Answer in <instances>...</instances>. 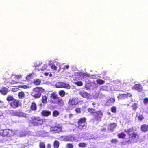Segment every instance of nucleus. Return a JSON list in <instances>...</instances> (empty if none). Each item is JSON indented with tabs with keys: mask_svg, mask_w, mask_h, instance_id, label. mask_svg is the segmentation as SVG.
I'll list each match as a JSON object with an SVG mask.
<instances>
[{
	"mask_svg": "<svg viewBox=\"0 0 148 148\" xmlns=\"http://www.w3.org/2000/svg\"><path fill=\"white\" fill-rule=\"evenodd\" d=\"M50 103L51 104H57L58 105L61 106L64 104V101L60 97H58L57 95L55 93H53L50 94Z\"/></svg>",
	"mask_w": 148,
	"mask_h": 148,
	"instance_id": "f257e3e1",
	"label": "nucleus"
},
{
	"mask_svg": "<svg viewBox=\"0 0 148 148\" xmlns=\"http://www.w3.org/2000/svg\"><path fill=\"white\" fill-rule=\"evenodd\" d=\"M133 127H132L127 130H124V131L127 133L129 137V140L127 141V143H131L132 142H135V140L139 138L138 135L136 133L134 132L132 133H130L133 131Z\"/></svg>",
	"mask_w": 148,
	"mask_h": 148,
	"instance_id": "f03ea898",
	"label": "nucleus"
},
{
	"mask_svg": "<svg viewBox=\"0 0 148 148\" xmlns=\"http://www.w3.org/2000/svg\"><path fill=\"white\" fill-rule=\"evenodd\" d=\"M44 121L45 120L39 116H34L31 118L30 123L33 126H38L43 124Z\"/></svg>",
	"mask_w": 148,
	"mask_h": 148,
	"instance_id": "7ed1b4c3",
	"label": "nucleus"
},
{
	"mask_svg": "<svg viewBox=\"0 0 148 148\" xmlns=\"http://www.w3.org/2000/svg\"><path fill=\"white\" fill-rule=\"evenodd\" d=\"M86 119L84 117L80 118L77 121V128L80 131L86 130L87 126L85 124Z\"/></svg>",
	"mask_w": 148,
	"mask_h": 148,
	"instance_id": "20e7f679",
	"label": "nucleus"
},
{
	"mask_svg": "<svg viewBox=\"0 0 148 148\" xmlns=\"http://www.w3.org/2000/svg\"><path fill=\"white\" fill-rule=\"evenodd\" d=\"M44 89L41 87H36L33 89L32 95L35 98L40 97L41 95V93L44 92Z\"/></svg>",
	"mask_w": 148,
	"mask_h": 148,
	"instance_id": "39448f33",
	"label": "nucleus"
},
{
	"mask_svg": "<svg viewBox=\"0 0 148 148\" xmlns=\"http://www.w3.org/2000/svg\"><path fill=\"white\" fill-rule=\"evenodd\" d=\"M80 102L77 97H73L69 99L68 104L69 106H73L78 104Z\"/></svg>",
	"mask_w": 148,
	"mask_h": 148,
	"instance_id": "423d86ee",
	"label": "nucleus"
},
{
	"mask_svg": "<svg viewBox=\"0 0 148 148\" xmlns=\"http://www.w3.org/2000/svg\"><path fill=\"white\" fill-rule=\"evenodd\" d=\"M103 115V113L101 111H96L93 115L94 119L96 121H101Z\"/></svg>",
	"mask_w": 148,
	"mask_h": 148,
	"instance_id": "0eeeda50",
	"label": "nucleus"
},
{
	"mask_svg": "<svg viewBox=\"0 0 148 148\" xmlns=\"http://www.w3.org/2000/svg\"><path fill=\"white\" fill-rule=\"evenodd\" d=\"M9 105L13 108H16L21 105V103L19 100L14 99L9 103Z\"/></svg>",
	"mask_w": 148,
	"mask_h": 148,
	"instance_id": "6e6552de",
	"label": "nucleus"
},
{
	"mask_svg": "<svg viewBox=\"0 0 148 148\" xmlns=\"http://www.w3.org/2000/svg\"><path fill=\"white\" fill-rule=\"evenodd\" d=\"M79 94L81 97L88 100L91 99L92 98V96L89 93L84 90L80 91Z\"/></svg>",
	"mask_w": 148,
	"mask_h": 148,
	"instance_id": "1a4fd4ad",
	"label": "nucleus"
},
{
	"mask_svg": "<svg viewBox=\"0 0 148 148\" xmlns=\"http://www.w3.org/2000/svg\"><path fill=\"white\" fill-rule=\"evenodd\" d=\"M50 131L54 133H59L62 132V127L59 126H52L50 128Z\"/></svg>",
	"mask_w": 148,
	"mask_h": 148,
	"instance_id": "9d476101",
	"label": "nucleus"
},
{
	"mask_svg": "<svg viewBox=\"0 0 148 148\" xmlns=\"http://www.w3.org/2000/svg\"><path fill=\"white\" fill-rule=\"evenodd\" d=\"M132 95L130 93H127L126 94H119L118 96V98L119 100L125 99L128 97H131Z\"/></svg>",
	"mask_w": 148,
	"mask_h": 148,
	"instance_id": "9b49d317",
	"label": "nucleus"
},
{
	"mask_svg": "<svg viewBox=\"0 0 148 148\" xmlns=\"http://www.w3.org/2000/svg\"><path fill=\"white\" fill-rule=\"evenodd\" d=\"M143 88L141 85L139 84H136L132 88L133 89H134L139 92H142Z\"/></svg>",
	"mask_w": 148,
	"mask_h": 148,
	"instance_id": "f8f14e48",
	"label": "nucleus"
},
{
	"mask_svg": "<svg viewBox=\"0 0 148 148\" xmlns=\"http://www.w3.org/2000/svg\"><path fill=\"white\" fill-rule=\"evenodd\" d=\"M41 114L43 116L47 117L51 115V112L48 110H43L41 111Z\"/></svg>",
	"mask_w": 148,
	"mask_h": 148,
	"instance_id": "ddd939ff",
	"label": "nucleus"
},
{
	"mask_svg": "<svg viewBox=\"0 0 148 148\" xmlns=\"http://www.w3.org/2000/svg\"><path fill=\"white\" fill-rule=\"evenodd\" d=\"M117 126V124L115 123H110L108 127V129L111 131H113L116 126Z\"/></svg>",
	"mask_w": 148,
	"mask_h": 148,
	"instance_id": "4468645a",
	"label": "nucleus"
},
{
	"mask_svg": "<svg viewBox=\"0 0 148 148\" xmlns=\"http://www.w3.org/2000/svg\"><path fill=\"white\" fill-rule=\"evenodd\" d=\"M30 110L32 111H36L37 109V105L34 102H32L30 107Z\"/></svg>",
	"mask_w": 148,
	"mask_h": 148,
	"instance_id": "2eb2a0df",
	"label": "nucleus"
},
{
	"mask_svg": "<svg viewBox=\"0 0 148 148\" xmlns=\"http://www.w3.org/2000/svg\"><path fill=\"white\" fill-rule=\"evenodd\" d=\"M141 131L143 132H145L148 131V125L143 124L141 126Z\"/></svg>",
	"mask_w": 148,
	"mask_h": 148,
	"instance_id": "dca6fc26",
	"label": "nucleus"
},
{
	"mask_svg": "<svg viewBox=\"0 0 148 148\" xmlns=\"http://www.w3.org/2000/svg\"><path fill=\"white\" fill-rule=\"evenodd\" d=\"M0 134L3 136H8V129L1 130Z\"/></svg>",
	"mask_w": 148,
	"mask_h": 148,
	"instance_id": "f3484780",
	"label": "nucleus"
},
{
	"mask_svg": "<svg viewBox=\"0 0 148 148\" xmlns=\"http://www.w3.org/2000/svg\"><path fill=\"white\" fill-rule=\"evenodd\" d=\"M8 92V89L5 87H3L0 90V92L2 94L5 95Z\"/></svg>",
	"mask_w": 148,
	"mask_h": 148,
	"instance_id": "a211bd4d",
	"label": "nucleus"
},
{
	"mask_svg": "<svg viewBox=\"0 0 148 148\" xmlns=\"http://www.w3.org/2000/svg\"><path fill=\"white\" fill-rule=\"evenodd\" d=\"M115 101L114 97H111L107 101V103L108 105H111L113 104Z\"/></svg>",
	"mask_w": 148,
	"mask_h": 148,
	"instance_id": "6ab92c4d",
	"label": "nucleus"
},
{
	"mask_svg": "<svg viewBox=\"0 0 148 148\" xmlns=\"http://www.w3.org/2000/svg\"><path fill=\"white\" fill-rule=\"evenodd\" d=\"M138 106V103H134L131 106L132 110L133 111H136Z\"/></svg>",
	"mask_w": 148,
	"mask_h": 148,
	"instance_id": "aec40b11",
	"label": "nucleus"
},
{
	"mask_svg": "<svg viewBox=\"0 0 148 148\" xmlns=\"http://www.w3.org/2000/svg\"><path fill=\"white\" fill-rule=\"evenodd\" d=\"M115 85L117 86V87H119L121 89L123 88V86L121 85H123V84L120 81H117L115 82Z\"/></svg>",
	"mask_w": 148,
	"mask_h": 148,
	"instance_id": "412c9836",
	"label": "nucleus"
},
{
	"mask_svg": "<svg viewBox=\"0 0 148 148\" xmlns=\"http://www.w3.org/2000/svg\"><path fill=\"white\" fill-rule=\"evenodd\" d=\"M15 134L14 131L13 130L8 129V136H12Z\"/></svg>",
	"mask_w": 148,
	"mask_h": 148,
	"instance_id": "4be33fe9",
	"label": "nucleus"
},
{
	"mask_svg": "<svg viewBox=\"0 0 148 148\" xmlns=\"http://www.w3.org/2000/svg\"><path fill=\"white\" fill-rule=\"evenodd\" d=\"M42 102L43 104H46L47 102V97L45 95L43 96L41 99Z\"/></svg>",
	"mask_w": 148,
	"mask_h": 148,
	"instance_id": "5701e85b",
	"label": "nucleus"
},
{
	"mask_svg": "<svg viewBox=\"0 0 148 148\" xmlns=\"http://www.w3.org/2000/svg\"><path fill=\"white\" fill-rule=\"evenodd\" d=\"M118 137L119 138L124 139L126 136V134L122 132L119 134L118 135Z\"/></svg>",
	"mask_w": 148,
	"mask_h": 148,
	"instance_id": "b1692460",
	"label": "nucleus"
},
{
	"mask_svg": "<svg viewBox=\"0 0 148 148\" xmlns=\"http://www.w3.org/2000/svg\"><path fill=\"white\" fill-rule=\"evenodd\" d=\"M60 143L58 141L55 140L53 143V146L54 148H58L59 147Z\"/></svg>",
	"mask_w": 148,
	"mask_h": 148,
	"instance_id": "393cba45",
	"label": "nucleus"
},
{
	"mask_svg": "<svg viewBox=\"0 0 148 148\" xmlns=\"http://www.w3.org/2000/svg\"><path fill=\"white\" fill-rule=\"evenodd\" d=\"M33 82L35 85H38L40 84L41 80L39 79H36L33 80Z\"/></svg>",
	"mask_w": 148,
	"mask_h": 148,
	"instance_id": "a878e982",
	"label": "nucleus"
},
{
	"mask_svg": "<svg viewBox=\"0 0 148 148\" xmlns=\"http://www.w3.org/2000/svg\"><path fill=\"white\" fill-rule=\"evenodd\" d=\"M62 87L67 89H69L71 88L70 85L66 83H62L61 84Z\"/></svg>",
	"mask_w": 148,
	"mask_h": 148,
	"instance_id": "bb28decb",
	"label": "nucleus"
},
{
	"mask_svg": "<svg viewBox=\"0 0 148 148\" xmlns=\"http://www.w3.org/2000/svg\"><path fill=\"white\" fill-rule=\"evenodd\" d=\"M60 114L59 112L57 110H54L53 111L52 116L53 117H57Z\"/></svg>",
	"mask_w": 148,
	"mask_h": 148,
	"instance_id": "cd10ccee",
	"label": "nucleus"
},
{
	"mask_svg": "<svg viewBox=\"0 0 148 148\" xmlns=\"http://www.w3.org/2000/svg\"><path fill=\"white\" fill-rule=\"evenodd\" d=\"M25 95L23 91L19 92L18 94V96L20 99H22L25 97Z\"/></svg>",
	"mask_w": 148,
	"mask_h": 148,
	"instance_id": "c85d7f7f",
	"label": "nucleus"
},
{
	"mask_svg": "<svg viewBox=\"0 0 148 148\" xmlns=\"http://www.w3.org/2000/svg\"><path fill=\"white\" fill-rule=\"evenodd\" d=\"M87 110L90 114H92L93 115L96 112L94 109L90 108L88 109Z\"/></svg>",
	"mask_w": 148,
	"mask_h": 148,
	"instance_id": "c756f323",
	"label": "nucleus"
},
{
	"mask_svg": "<svg viewBox=\"0 0 148 148\" xmlns=\"http://www.w3.org/2000/svg\"><path fill=\"white\" fill-rule=\"evenodd\" d=\"M18 87L19 88L24 89L29 88V86L27 85H19Z\"/></svg>",
	"mask_w": 148,
	"mask_h": 148,
	"instance_id": "7c9ffc66",
	"label": "nucleus"
},
{
	"mask_svg": "<svg viewBox=\"0 0 148 148\" xmlns=\"http://www.w3.org/2000/svg\"><path fill=\"white\" fill-rule=\"evenodd\" d=\"M78 145L79 147H80L83 148L86 147V144L85 143L82 142L79 143L78 144Z\"/></svg>",
	"mask_w": 148,
	"mask_h": 148,
	"instance_id": "2f4dec72",
	"label": "nucleus"
},
{
	"mask_svg": "<svg viewBox=\"0 0 148 148\" xmlns=\"http://www.w3.org/2000/svg\"><path fill=\"white\" fill-rule=\"evenodd\" d=\"M96 82L100 84H102L105 83V81L101 79H98L96 80Z\"/></svg>",
	"mask_w": 148,
	"mask_h": 148,
	"instance_id": "473e14b6",
	"label": "nucleus"
},
{
	"mask_svg": "<svg viewBox=\"0 0 148 148\" xmlns=\"http://www.w3.org/2000/svg\"><path fill=\"white\" fill-rule=\"evenodd\" d=\"M40 148H45V145L44 142H40L39 143Z\"/></svg>",
	"mask_w": 148,
	"mask_h": 148,
	"instance_id": "72a5a7b5",
	"label": "nucleus"
},
{
	"mask_svg": "<svg viewBox=\"0 0 148 148\" xmlns=\"http://www.w3.org/2000/svg\"><path fill=\"white\" fill-rule=\"evenodd\" d=\"M59 95L62 97H63L65 95V92L63 90H61L59 92Z\"/></svg>",
	"mask_w": 148,
	"mask_h": 148,
	"instance_id": "f704fd0d",
	"label": "nucleus"
},
{
	"mask_svg": "<svg viewBox=\"0 0 148 148\" xmlns=\"http://www.w3.org/2000/svg\"><path fill=\"white\" fill-rule=\"evenodd\" d=\"M74 84L78 86H81L83 84L82 82L81 81H77L75 82Z\"/></svg>",
	"mask_w": 148,
	"mask_h": 148,
	"instance_id": "c9c22d12",
	"label": "nucleus"
},
{
	"mask_svg": "<svg viewBox=\"0 0 148 148\" xmlns=\"http://www.w3.org/2000/svg\"><path fill=\"white\" fill-rule=\"evenodd\" d=\"M144 119V117L143 116V114H140L139 116L138 117V120L140 121H141L143 119Z\"/></svg>",
	"mask_w": 148,
	"mask_h": 148,
	"instance_id": "e433bc0d",
	"label": "nucleus"
},
{
	"mask_svg": "<svg viewBox=\"0 0 148 148\" xmlns=\"http://www.w3.org/2000/svg\"><path fill=\"white\" fill-rule=\"evenodd\" d=\"M15 99L13 98V97L12 96H8L7 97V100L8 101H13V100H14Z\"/></svg>",
	"mask_w": 148,
	"mask_h": 148,
	"instance_id": "4c0bfd02",
	"label": "nucleus"
},
{
	"mask_svg": "<svg viewBox=\"0 0 148 148\" xmlns=\"http://www.w3.org/2000/svg\"><path fill=\"white\" fill-rule=\"evenodd\" d=\"M111 110L113 113H116V108L115 106H112L111 108Z\"/></svg>",
	"mask_w": 148,
	"mask_h": 148,
	"instance_id": "58836bf2",
	"label": "nucleus"
},
{
	"mask_svg": "<svg viewBox=\"0 0 148 148\" xmlns=\"http://www.w3.org/2000/svg\"><path fill=\"white\" fill-rule=\"evenodd\" d=\"M110 142L112 144H116L118 142V140L117 139H112Z\"/></svg>",
	"mask_w": 148,
	"mask_h": 148,
	"instance_id": "ea45409f",
	"label": "nucleus"
},
{
	"mask_svg": "<svg viewBox=\"0 0 148 148\" xmlns=\"http://www.w3.org/2000/svg\"><path fill=\"white\" fill-rule=\"evenodd\" d=\"M77 113H80L81 112V109L79 108H77L75 110Z\"/></svg>",
	"mask_w": 148,
	"mask_h": 148,
	"instance_id": "a19ab883",
	"label": "nucleus"
},
{
	"mask_svg": "<svg viewBox=\"0 0 148 148\" xmlns=\"http://www.w3.org/2000/svg\"><path fill=\"white\" fill-rule=\"evenodd\" d=\"M26 79L28 80H29L31 79H32V75L30 74L26 76Z\"/></svg>",
	"mask_w": 148,
	"mask_h": 148,
	"instance_id": "79ce46f5",
	"label": "nucleus"
},
{
	"mask_svg": "<svg viewBox=\"0 0 148 148\" xmlns=\"http://www.w3.org/2000/svg\"><path fill=\"white\" fill-rule=\"evenodd\" d=\"M66 147L68 148H73V146L72 143H68L67 144Z\"/></svg>",
	"mask_w": 148,
	"mask_h": 148,
	"instance_id": "37998d69",
	"label": "nucleus"
},
{
	"mask_svg": "<svg viewBox=\"0 0 148 148\" xmlns=\"http://www.w3.org/2000/svg\"><path fill=\"white\" fill-rule=\"evenodd\" d=\"M90 77V75L88 73H83V77Z\"/></svg>",
	"mask_w": 148,
	"mask_h": 148,
	"instance_id": "c03bdc74",
	"label": "nucleus"
},
{
	"mask_svg": "<svg viewBox=\"0 0 148 148\" xmlns=\"http://www.w3.org/2000/svg\"><path fill=\"white\" fill-rule=\"evenodd\" d=\"M143 103L145 104H147L148 103V99L147 98H145L143 100Z\"/></svg>",
	"mask_w": 148,
	"mask_h": 148,
	"instance_id": "a18cd8bd",
	"label": "nucleus"
},
{
	"mask_svg": "<svg viewBox=\"0 0 148 148\" xmlns=\"http://www.w3.org/2000/svg\"><path fill=\"white\" fill-rule=\"evenodd\" d=\"M18 82V81H16L14 80H12L11 82L10 83V84H17Z\"/></svg>",
	"mask_w": 148,
	"mask_h": 148,
	"instance_id": "49530a36",
	"label": "nucleus"
},
{
	"mask_svg": "<svg viewBox=\"0 0 148 148\" xmlns=\"http://www.w3.org/2000/svg\"><path fill=\"white\" fill-rule=\"evenodd\" d=\"M15 77L17 79H19L21 78L22 76L21 75H15Z\"/></svg>",
	"mask_w": 148,
	"mask_h": 148,
	"instance_id": "de8ad7c7",
	"label": "nucleus"
},
{
	"mask_svg": "<svg viewBox=\"0 0 148 148\" xmlns=\"http://www.w3.org/2000/svg\"><path fill=\"white\" fill-rule=\"evenodd\" d=\"M51 68L53 70H56L57 69V67L55 64H53L51 66Z\"/></svg>",
	"mask_w": 148,
	"mask_h": 148,
	"instance_id": "09e8293b",
	"label": "nucleus"
},
{
	"mask_svg": "<svg viewBox=\"0 0 148 148\" xmlns=\"http://www.w3.org/2000/svg\"><path fill=\"white\" fill-rule=\"evenodd\" d=\"M77 75H78L80 76L83 77V73H82L81 72H79L77 73Z\"/></svg>",
	"mask_w": 148,
	"mask_h": 148,
	"instance_id": "8fccbe9b",
	"label": "nucleus"
},
{
	"mask_svg": "<svg viewBox=\"0 0 148 148\" xmlns=\"http://www.w3.org/2000/svg\"><path fill=\"white\" fill-rule=\"evenodd\" d=\"M47 67V65L46 64H45L43 67L42 68V70H45L46 67Z\"/></svg>",
	"mask_w": 148,
	"mask_h": 148,
	"instance_id": "3c124183",
	"label": "nucleus"
},
{
	"mask_svg": "<svg viewBox=\"0 0 148 148\" xmlns=\"http://www.w3.org/2000/svg\"><path fill=\"white\" fill-rule=\"evenodd\" d=\"M51 145L50 144H48L47 145V148H51Z\"/></svg>",
	"mask_w": 148,
	"mask_h": 148,
	"instance_id": "603ef678",
	"label": "nucleus"
},
{
	"mask_svg": "<svg viewBox=\"0 0 148 148\" xmlns=\"http://www.w3.org/2000/svg\"><path fill=\"white\" fill-rule=\"evenodd\" d=\"M123 85H121V86H123V88H122V89H124V90H125V89H126V88H125L126 86H125L126 85V84L125 83V85H124V84L123 83Z\"/></svg>",
	"mask_w": 148,
	"mask_h": 148,
	"instance_id": "864d4df0",
	"label": "nucleus"
},
{
	"mask_svg": "<svg viewBox=\"0 0 148 148\" xmlns=\"http://www.w3.org/2000/svg\"><path fill=\"white\" fill-rule=\"evenodd\" d=\"M69 65H66L65 66L64 69H68L69 68Z\"/></svg>",
	"mask_w": 148,
	"mask_h": 148,
	"instance_id": "5fc2aeb1",
	"label": "nucleus"
},
{
	"mask_svg": "<svg viewBox=\"0 0 148 148\" xmlns=\"http://www.w3.org/2000/svg\"><path fill=\"white\" fill-rule=\"evenodd\" d=\"M96 103L95 102H93L92 103V105L93 106V107H95V105H96Z\"/></svg>",
	"mask_w": 148,
	"mask_h": 148,
	"instance_id": "6e6d98bb",
	"label": "nucleus"
},
{
	"mask_svg": "<svg viewBox=\"0 0 148 148\" xmlns=\"http://www.w3.org/2000/svg\"><path fill=\"white\" fill-rule=\"evenodd\" d=\"M44 75L46 76H47L49 75V73L47 72H45L44 73Z\"/></svg>",
	"mask_w": 148,
	"mask_h": 148,
	"instance_id": "4d7b16f0",
	"label": "nucleus"
},
{
	"mask_svg": "<svg viewBox=\"0 0 148 148\" xmlns=\"http://www.w3.org/2000/svg\"><path fill=\"white\" fill-rule=\"evenodd\" d=\"M50 75V76H52V74H50V75Z\"/></svg>",
	"mask_w": 148,
	"mask_h": 148,
	"instance_id": "13d9d810",
	"label": "nucleus"
},
{
	"mask_svg": "<svg viewBox=\"0 0 148 148\" xmlns=\"http://www.w3.org/2000/svg\"><path fill=\"white\" fill-rule=\"evenodd\" d=\"M127 106H129V104H127Z\"/></svg>",
	"mask_w": 148,
	"mask_h": 148,
	"instance_id": "bf43d9fd",
	"label": "nucleus"
},
{
	"mask_svg": "<svg viewBox=\"0 0 148 148\" xmlns=\"http://www.w3.org/2000/svg\"><path fill=\"white\" fill-rule=\"evenodd\" d=\"M1 101L0 100V103H1Z\"/></svg>",
	"mask_w": 148,
	"mask_h": 148,
	"instance_id": "052dcab7",
	"label": "nucleus"
},
{
	"mask_svg": "<svg viewBox=\"0 0 148 148\" xmlns=\"http://www.w3.org/2000/svg\"><path fill=\"white\" fill-rule=\"evenodd\" d=\"M61 69V68H60L59 69H60H60Z\"/></svg>",
	"mask_w": 148,
	"mask_h": 148,
	"instance_id": "680f3d73",
	"label": "nucleus"
},
{
	"mask_svg": "<svg viewBox=\"0 0 148 148\" xmlns=\"http://www.w3.org/2000/svg\"><path fill=\"white\" fill-rule=\"evenodd\" d=\"M121 91H124L123 90H121Z\"/></svg>",
	"mask_w": 148,
	"mask_h": 148,
	"instance_id": "e2e57ef3",
	"label": "nucleus"
},
{
	"mask_svg": "<svg viewBox=\"0 0 148 148\" xmlns=\"http://www.w3.org/2000/svg\"><path fill=\"white\" fill-rule=\"evenodd\" d=\"M147 82H148V80H147Z\"/></svg>",
	"mask_w": 148,
	"mask_h": 148,
	"instance_id": "0e129e2a",
	"label": "nucleus"
}]
</instances>
